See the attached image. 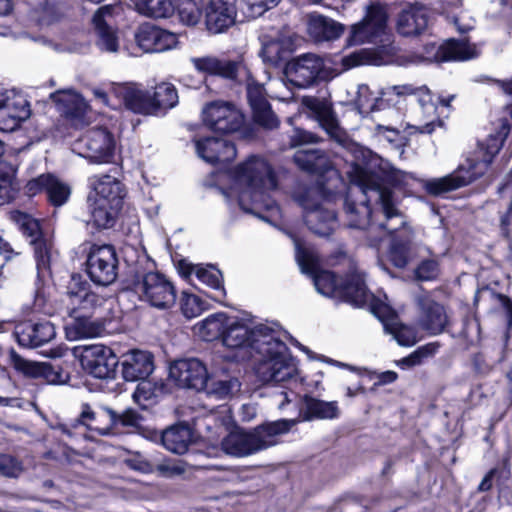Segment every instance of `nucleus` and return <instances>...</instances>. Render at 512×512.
Wrapping results in <instances>:
<instances>
[{"label":"nucleus","mask_w":512,"mask_h":512,"mask_svg":"<svg viewBox=\"0 0 512 512\" xmlns=\"http://www.w3.org/2000/svg\"><path fill=\"white\" fill-rule=\"evenodd\" d=\"M352 182L344 200V214L349 228L366 230L371 245H377L387 233L405 225V216L398 209L393 192L385 187L379 177L368 169L356 165Z\"/></svg>","instance_id":"obj_1"},{"label":"nucleus","mask_w":512,"mask_h":512,"mask_svg":"<svg viewBox=\"0 0 512 512\" xmlns=\"http://www.w3.org/2000/svg\"><path fill=\"white\" fill-rule=\"evenodd\" d=\"M229 175L231 186L228 190H222L228 203L235 200L243 211L257 215L261 209L279 210L269 196V192L277 187V179L264 158L251 156Z\"/></svg>","instance_id":"obj_2"},{"label":"nucleus","mask_w":512,"mask_h":512,"mask_svg":"<svg viewBox=\"0 0 512 512\" xmlns=\"http://www.w3.org/2000/svg\"><path fill=\"white\" fill-rule=\"evenodd\" d=\"M295 257L303 273L313 277L316 290L327 297L339 298L356 307L368 305L373 300V294L368 290L363 274L353 266L345 280L339 282L336 276L325 270H320L318 254L303 246L301 241L293 237Z\"/></svg>","instance_id":"obj_3"},{"label":"nucleus","mask_w":512,"mask_h":512,"mask_svg":"<svg viewBox=\"0 0 512 512\" xmlns=\"http://www.w3.org/2000/svg\"><path fill=\"white\" fill-rule=\"evenodd\" d=\"M387 15L380 6H370L363 19L350 27L347 37L349 45L379 43L377 48L354 51L341 59L343 71L359 65H385L395 52L391 35L387 32Z\"/></svg>","instance_id":"obj_4"},{"label":"nucleus","mask_w":512,"mask_h":512,"mask_svg":"<svg viewBox=\"0 0 512 512\" xmlns=\"http://www.w3.org/2000/svg\"><path fill=\"white\" fill-rule=\"evenodd\" d=\"M251 357L255 374L262 383H284L298 374L297 360L288 346L278 338L274 328L264 334L263 339L256 340L255 352Z\"/></svg>","instance_id":"obj_5"},{"label":"nucleus","mask_w":512,"mask_h":512,"mask_svg":"<svg viewBox=\"0 0 512 512\" xmlns=\"http://www.w3.org/2000/svg\"><path fill=\"white\" fill-rule=\"evenodd\" d=\"M502 140L490 137L485 143H479L476 150L461 164L457 171L447 176L432 179L425 183L429 194L440 195L470 184L482 176L502 146Z\"/></svg>","instance_id":"obj_6"},{"label":"nucleus","mask_w":512,"mask_h":512,"mask_svg":"<svg viewBox=\"0 0 512 512\" xmlns=\"http://www.w3.org/2000/svg\"><path fill=\"white\" fill-rule=\"evenodd\" d=\"M294 420H277L257 426L251 431L234 430L221 441V448L234 457H246L278 443L279 436L290 431Z\"/></svg>","instance_id":"obj_7"},{"label":"nucleus","mask_w":512,"mask_h":512,"mask_svg":"<svg viewBox=\"0 0 512 512\" xmlns=\"http://www.w3.org/2000/svg\"><path fill=\"white\" fill-rule=\"evenodd\" d=\"M114 150V137L103 127H95L85 131L72 145L73 152L93 164L112 162Z\"/></svg>","instance_id":"obj_8"},{"label":"nucleus","mask_w":512,"mask_h":512,"mask_svg":"<svg viewBox=\"0 0 512 512\" xmlns=\"http://www.w3.org/2000/svg\"><path fill=\"white\" fill-rule=\"evenodd\" d=\"M286 75L291 83L299 88H306L316 81H328L336 76L326 67L325 60L314 53L299 55L286 66Z\"/></svg>","instance_id":"obj_9"},{"label":"nucleus","mask_w":512,"mask_h":512,"mask_svg":"<svg viewBox=\"0 0 512 512\" xmlns=\"http://www.w3.org/2000/svg\"><path fill=\"white\" fill-rule=\"evenodd\" d=\"M140 298L158 309H169L176 302V290L172 282L159 272H148L135 283Z\"/></svg>","instance_id":"obj_10"},{"label":"nucleus","mask_w":512,"mask_h":512,"mask_svg":"<svg viewBox=\"0 0 512 512\" xmlns=\"http://www.w3.org/2000/svg\"><path fill=\"white\" fill-rule=\"evenodd\" d=\"M302 105L308 110V115L327 133L329 138L340 145H346L348 135L340 126L337 115L330 101L314 96L302 98Z\"/></svg>","instance_id":"obj_11"},{"label":"nucleus","mask_w":512,"mask_h":512,"mask_svg":"<svg viewBox=\"0 0 512 512\" xmlns=\"http://www.w3.org/2000/svg\"><path fill=\"white\" fill-rule=\"evenodd\" d=\"M273 327L266 324L251 326L243 319L229 318L222 343L231 349H245L250 356L255 352L256 340L270 333Z\"/></svg>","instance_id":"obj_12"},{"label":"nucleus","mask_w":512,"mask_h":512,"mask_svg":"<svg viewBox=\"0 0 512 512\" xmlns=\"http://www.w3.org/2000/svg\"><path fill=\"white\" fill-rule=\"evenodd\" d=\"M205 126L219 133H232L239 130L244 123L241 111L231 102L212 101L202 109Z\"/></svg>","instance_id":"obj_13"},{"label":"nucleus","mask_w":512,"mask_h":512,"mask_svg":"<svg viewBox=\"0 0 512 512\" xmlns=\"http://www.w3.org/2000/svg\"><path fill=\"white\" fill-rule=\"evenodd\" d=\"M87 274L97 285L107 286L117 277L118 260L110 245H93L87 258Z\"/></svg>","instance_id":"obj_14"},{"label":"nucleus","mask_w":512,"mask_h":512,"mask_svg":"<svg viewBox=\"0 0 512 512\" xmlns=\"http://www.w3.org/2000/svg\"><path fill=\"white\" fill-rule=\"evenodd\" d=\"M313 194V191H308L306 195L298 199L299 204L304 209V220L314 234L327 237L337 227L336 215L333 210L314 201Z\"/></svg>","instance_id":"obj_15"},{"label":"nucleus","mask_w":512,"mask_h":512,"mask_svg":"<svg viewBox=\"0 0 512 512\" xmlns=\"http://www.w3.org/2000/svg\"><path fill=\"white\" fill-rule=\"evenodd\" d=\"M480 54L479 47L466 39H449L442 45L434 43L425 46L423 60L428 62L466 61Z\"/></svg>","instance_id":"obj_16"},{"label":"nucleus","mask_w":512,"mask_h":512,"mask_svg":"<svg viewBox=\"0 0 512 512\" xmlns=\"http://www.w3.org/2000/svg\"><path fill=\"white\" fill-rule=\"evenodd\" d=\"M80 360L82 367L99 379L113 377L118 364L113 350L102 344L84 346Z\"/></svg>","instance_id":"obj_17"},{"label":"nucleus","mask_w":512,"mask_h":512,"mask_svg":"<svg viewBox=\"0 0 512 512\" xmlns=\"http://www.w3.org/2000/svg\"><path fill=\"white\" fill-rule=\"evenodd\" d=\"M31 115L24 95L13 90L0 93V130L12 132Z\"/></svg>","instance_id":"obj_18"},{"label":"nucleus","mask_w":512,"mask_h":512,"mask_svg":"<svg viewBox=\"0 0 512 512\" xmlns=\"http://www.w3.org/2000/svg\"><path fill=\"white\" fill-rule=\"evenodd\" d=\"M120 11L119 6L105 5L95 12L93 24L97 35L96 45L103 52L116 53L119 51V38L113 28L114 15Z\"/></svg>","instance_id":"obj_19"},{"label":"nucleus","mask_w":512,"mask_h":512,"mask_svg":"<svg viewBox=\"0 0 512 512\" xmlns=\"http://www.w3.org/2000/svg\"><path fill=\"white\" fill-rule=\"evenodd\" d=\"M368 305L372 313L383 323L385 332L391 334L399 345L412 346L418 341L416 330L399 323L393 310L387 304L373 296V300Z\"/></svg>","instance_id":"obj_20"},{"label":"nucleus","mask_w":512,"mask_h":512,"mask_svg":"<svg viewBox=\"0 0 512 512\" xmlns=\"http://www.w3.org/2000/svg\"><path fill=\"white\" fill-rule=\"evenodd\" d=\"M207 369L198 359H181L175 361L169 369V376L182 388L201 391L206 386Z\"/></svg>","instance_id":"obj_21"},{"label":"nucleus","mask_w":512,"mask_h":512,"mask_svg":"<svg viewBox=\"0 0 512 512\" xmlns=\"http://www.w3.org/2000/svg\"><path fill=\"white\" fill-rule=\"evenodd\" d=\"M135 41L146 53L164 52L177 45L176 34L150 23L140 25L135 33Z\"/></svg>","instance_id":"obj_22"},{"label":"nucleus","mask_w":512,"mask_h":512,"mask_svg":"<svg viewBox=\"0 0 512 512\" xmlns=\"http://www.w3.org/2000/svg\"><path fill=\"white\" fill-rule=\"evenodd\" d=\"M89 181L93 190V194L89 196L91 199L110 204L115 208L122 207L126 190L120 180L105 174L92 176Z\"/></svg>","instance_id":"obj_23"},{"label":"nucleus","mask_w":512,"mask_h":512,"mask_svg":"<svg viewBox=\"0 0 512 512\" xmlns=\"http://www.w3.org/2000/svg\"><path fill=\"white\" fill-rule=\"evenodd\" d=\"M398 226V229L391 234H395L389 248V260L397 268L406 267L415 257V249L412 246L413 231L407 225L399 226L397 222H392ZM389 233L386 232V235Z\"/></svg>","instance_id":"obj_24"},{"label":"nucleus","mask_w":512,"mask_h":512,"mask_svg":"<svg viewBox=\"0 0 512 512\" xmlns=\"http://www.w3.org/2000/svg\"><path fill=\"white\" fill-rule=\"evenodd\" d=\"M89 284L82 279L81 275H72L67 286V296L73 305L70 315L83 311L87 314L103 303V298L89 290Z\"/></svg>","instance_id":"obj_25"},{"label":"nucleus","mask_w":512,"mask_h":512,"mask_svg":"<svg viewBox=\"0 0 512 512\" xmlns=\"http://www.w3.org/2000/svg\"><path fill=\"white\" fill-rule=\"evenodd\" d=\"M247 98L253 112L254 121L265 129H274L279 121L266 99V89L258 83H248Z\"/></svg>","instance_id":"obj_26"},{"label":"nucleus","mask_w":512,"mask_h":512,"mask_svg":"<svg viewBox=\"0 0 512 512\" xmlns=\"http://www.w3.org/2000/svg\"><path fill=\"white\" fill-rule=\"evenodd\" d=\"M116 419V411L107 406L93 409L89 404L83 403L78 421L89 430L106 436L112 434Z\"/></svg>","instance_id":"obj_27"},{"label":"nucleus","mask_w":512,"mask_h":512,"mask_svg":"<svg viewBox=\"0 0 512 512\" xmlns=\"http://www.w3.org/2000/svg\"><path fill=\"white\" fill-rule=\"evenodd\" d=\"M197 154L204 161L216 164L233 160L236 148L233 143L218 137H206L195 141Z\"/></svg>","instance_id":"obj_28"},{"label":"nucleus","mask_w":512,"mask_h":512,"mask_svg":"<svg viewBox=\"0 0 512 512\" xmlns=\"http://www.w3.org/2000/svg\"><path fill=\"white\" fill-rule=\"evenodd\" d=\"M15 338L19 345L27 348L39 347L51 341L55 335L54 325L48 321L26 322L16 326Z\"/></svg>","instance_id":"obj_29"},{"label":"nucleus","mask_w":512,"mask_h":512,"mask_svg":"<svg viewBox=\"0 0 512 512\" xmlns=\"http://www.w3.org/2000/svg\"><path fill=\"white\" fill-rule=\"evenodd\" d=\"M306 32L314 42L333 41L344 32V26L319 13L306 16Z\"/></svg>","instance_id":"obj_30"},{"label":"nucleus","mask_w":512,"mask_h":512,"mask_svg":"<svg viewBox=\"0 0 512 512\" xmlns=\"http://www.w3.org/2000/svg\"><path fill=\"white\" fill-rule=\"evenodd\" d=\"M190 62L200 73L220 76L226 79H236L242 66L240 61L221 59L213 55L191 57Z\"/></svg>","instance_id":"obj_31"},{"label":"nucleus","mask_w":512,"mask_h":512,"mask_svg":"<svg viewBox=\"0 0 512 512\" xmlns=\"http://www.w3.org/2000/svg\"><path fill=\"white\" fill-rule=\"evenodd\" d=\"M121 366L126 381L145 380L153 372V356L147 351L133 350L124 356Z\"/></svg>","instance_id":"obj_32"},{"label":"nucleus","mask_w":512,"mask_h":512,"mask_svg":"<svg viewBox=\"0 0 512 512\" xmlns=\"http://www.w3.org/2000/svg\"><path fill=\"white\" fill-rule=\"evenodd\" d=\"M427 24V9L420 4H409L398 15L397 31L403 36H416L427 28Z\"/></svg>","instance_id":"obj_33"},{"label":"nucleus","mask_w":512,"mask_h":512,"mask_svg":"<svg viewBox=\"0 0 512 512\" xmlns=\"http://www.w3.org/2000/svg\"><path fill=\"white\" fill-rule=\"evenodd\" d=\"M15 367L27 376L43 378L49 384H64L69 378L61 367L49 363H37L17 358Z\"/></svg>","instance_id":"obj_34"},{"label":"nucleus","mask_w":512,"mask_h":512,"mask_svg":"<svg viewBox=\"0 0 512 512\" xmlns=\"http://www.w3.org/2000/svg\"><path fill=\"white\" fill-rule=\"evenodd\" d=\"M418 304L422 309L420 320L422 328L432 335L442 333L448 324V316L444 307L428 297L418 298Z\"/></svg>","instance_id":"obj_35"},{"label":"nucleus","mask_w":512,"mask_h":512,"mask_svg":"<svg viewBox=\"0 0 512 512\" xmlns=\"http://www.w3.org/2000/svg\"><path fill=\"white\" fill-rule=\"evenodd\" d=\"M116 93L129 110L140 114H154V104L149 91L136 86L124 85L117 88Z\"/></svg>","instance_id":"obj_36"},{"label":"nucleus","mask_w":512,"mask_h":512,"mask_svg":"<svg viewBox=\"0 0 512 512\" xmlns=\"http://www.w3.org/2000/svg\"><path fill=\"white\" fill-rule=\"evenodd\" d=\"M421 91L417 98L419 104L417 117L423 124L417 126L416 129L420 133L430 134L434 131L436 126H441L443 122L437 115V106L432 101L431 92L428 87L422 86Z\"/></svg>","instance_id":"obj_37"},{"label":"nucleus","mask_w":512,"mask_h":512,"mask_svg":"<svg viewBox=\"0 0 512 512\" xmlns=\"http://www.w3.org/2000/svg\"><path fill=\"white\" fill-rule=\"evenodd\" d=\"M293 159L301 170L309 173H324L331 168L327 154L318 149H300Z\"/></svg>","instance_id":"obj_38"},{"label":"nucleus","mask_w":512,"mask_h":512,"mask_svg":"<svg viewBox=\"0 0 512 512\" xmlns=\"http://www.w3.org/2000/svg\"><path fill=\"white\" fill-rule=\"evenodd\" d=\"M185 270L183 273L186 276L195 275V277L204 285L212 288L216 292V298L225 296V289L223 286V277L221 272L212 265H183Z\"/></svg>","instance_id":"obj_39"},{"label":"nucleus","mask_w":512,"mask_h":512,"mask_svg":"<svg viewBox=\"0 0 512 512\" xmlns=\"http://www.w3.org/2000/svg\"><path fill=\"white\" fill-rule=\"evenodd\" d=\"M163 446L175 453L184 454L192 443V431L186 424H177L167 428L162 433Z\"/></svg>","instance_id":"obj_40"},{"label":"nucleus","mask_w":512,"mask_h":512,"mask_svg":"<svg viewBox=\"0 0 512 512\" xmlns=\"http://www.w3.org/2000/svg\"><path fill=\"white\" fill-rule=\"evenodd\" d=\"M339 415L336 401H323L314 397L304 398V419H334Z\"/></svg>","instance_id":"obj_41"},{"label":"nucleus","mask_w":512,"mask_h":512,"mask_svg":"<svg viewBox=\"0 0 512 512\" xmlns=\"http://www.w3.org/2000/svg\"><path fill=\"white\" fill-rule=\"evenodd\" d=\"M50 97L67 116H78L84 112L85 103L74 90L57 91L52 93Z\"/></svg>","instance_id":"obj_42"},{"label":"nucleus","mask_w":512,"mask_h":512,"mask_svg":"<svg viewBox=\"0 0 512 512\" xmlns=\"http://www.w3.org/2000/svg\"><path fill=\"white\" fill-rule=\"evenodd\" d=\"M228 320L223 313L211 315L197 325V334L205 341L222 340Z\"/></svg>","instance_id":"obj_43"},{"label":"nucleus","mask_w":512,"mask_h":512,"mask_svg":"<svg viewBox=\"0 0 512 512\" xmlns=\"http://www.w3.org/2000/svg\"><path fill=\"white\" fill-rule=\"evenodd\" d=\"M235 18L236 10L207 6L206 26L213 34H218L228 29L234 24Z\"/></svg>","instance_id":"obj_44"},{"label":"nucleus","mask_w":512,"mask_h":512,"mask_svg":"<svg viewBox=\"0 0 512 512\" xmlns=\"http://www.w3.org/2000/svg\"><path fill=\"white\" fill-rule=\"evenodd\" d=\"M90 204V214L93 224L97 228L107 229L111 228L116 221V216L121 208L112 207L107 203L100 204V201L88 198Z\"/></svg>","instance_id":"obj_45"},{"label":"nucleus","mask_w":512,"mask_h":512,"mask_svg":"<svg viewBox=\"0 0 512 512\" xmlns=\"http://www.w3.org/2000/svg\"><path fill=\"white\" fill-rule=\"evenodd\" d=\"M152 95V103L154 104V113L159 109H170L178 103V93L175 86L171 83L162 82L158 84Z\"/></svg>","instance_id":"obj_46"},{"label":"nucleus","mask_w":512,"mask_h":512,"mask_svg":"<svg viewBox=\"0 0 512 512\" xmlns=\"http://www.w3.org/2000/svg\"><path fill=\"white\" fill-rule=\"evenodd\" d=\"M204 0H179L177 12L180 21L187 26L197 25L203 15Z\"/></svg>","instance_id":"obj_47"},{"label":"nucleus","mask_w":512,"mask_h":512,"mask_svg":"<svg viewBox=\"0 0 512 512\" xmlns=\"http://www.w3.org/2000/svg\"><path fill=\"white\" fill-rule=\"evenodd\" d=\"M136 8L140 14L152 18H167L174 11L171 0H138Z\"/></svg>","instance_id":"obj_48"},{"label":"nucleus","mask_w":512,"mask_h":512,"mask_svg":"<svg viewBox=\"0 0 512 512\" xmlns=\"http://www.w3.org/2000/svg\"><path fill=\"white\" fill-rule=\"evenodd\" d=\"M72 316L74 317L72 328L76 338H93L102 333L103 326L99 322L91 320L87 314H73Z\"/></svg>","instance_id":"obj_49"},{"label":"nucleus","mask_w":512,"mask_h":512,"mask_svg":"<svg viewBox=\"0 0 512 512\" xmlns=\"http://www.w3.org/2000/svg\"><path fill=\"white\" fill-rule=\"evenodd\" d=\"M288 54L289 52L283 41L279 39L264 42L260 52L263 61L272 66H277L282 60L287 58Z\"/></svg>","instance_id":"obj_50"},{"label":"nucleus","mask_w":512,"mask_h":512,"mask_svg":"<svg viewBox=\"0 0 512 512\" xmlns=\"http://www.w3.org/2000/svg\"><path fill=\"white\" fill-rule=\"evenodd\" d=\"M382 99L378 98L366 84L358 85L357 96L354 99L356 108L360 114H368L379 109L378 105Z\"/></svg>","instance_id":"obj_51"},{"label":"nucleus","mask_w":512,"mask_h":512,"mask_svg":"<svg viewBox=\"0 0 512 512\" xmlns=\"http://www.w3.org/2000/svg\"><path fill=\"white\" fill-rule=\"evenodd\" d=\"M239 383L234 378L229 379H214L209 378L207 375L206 386L202 389L209 395H214L216 398L223 399L232 394L235 389H238Z\"/></svg>","instance_id":"obj_52"},{"label":"nucleus","mask_w":512,"mask_h":512,"mask_svg":"<svg viewBox=\"0 0 512 512\" xmlns=\"http://www.w3.org/2000/svg\"><path fill=\"white\" fill-rule=\"evenodd\" d=\"M15 173L16 169L12 166L8 171L0 170V205L13 200L18 192Z\"/></svg>","instance_id":"obj_53"},{"label":"nucleus","mask_w":512,"mask_h":512,"mask_svg":"<svg viewBox=\"0 0 512 512\" xmlns=\"http://www.w3.org/2000/svg\"><path fill=\"white\" fill-rule=\"evenodd\" d=\"M70 193L71 191L67 184L52 176L46 194L48 201L53 206L59 207L64 205L68 201Z\"/></svg>","instance_id":"obj_54"},{"label":"nucleus","mask_w":512,"mask_h":512,"mask_svg":"<svg viewBox=\"0 0 512 512\" xmlns=\"http://www.w3.org/2000/svg\"><path fill=\"white\" fill-rule=\"evenodd\" d=\"M440 274L439 259L436 256L422 259L415 269V277L420 281H431Z\"/></svg>","instance_id":"obj_55"},{"label":"nucleus","mask_w":512,"mask_h":512,"mask_svg":"<svg viewBox=\"0 0 512 512\" xmlns=\"http://www.w3.org/2000/svg\"><path fill=\"white\" fill-rule=\"evenodd\" d=\"M31 244L34 246L38 273L43 274L45 271H48L50 267V250L48 244L42 238L32 239Z\"/></svg>","instance_id":"obj_56"},{"label":"nucleus","mask_w":512,"mask_h":512,"mask_svg":"<svg viewBox=\"0 0 512 512\" xmlns=\"http://www.w3.org/2000/svg\"><path fill=\"white\" fill-rule=\"evenodd\" d=\"M23 471V463L18 458L0 453V475L7 478H18Z\"/></svg>","instance_id":"obj_57"},{"label":"nucleus","mask_w":512,"mask_h":512,"mask_svg":"<svg viewBox=\"0 0 512 512\" xmlns=\"http://www.w3.org/2000/svg\"><path fill=\"white\" fill-rule=\"evenodd\" d=\"M498 193L503 198H510L508 209L500 218L501 227L506 230L512 221V171L505 177L504 183L498 188Z\"/></svg>","instance_id":"obj_58"},{"label":"nucleus","mask_w":512,"mask_h":512,"mask_svg":"<svg viewBox=\"0 0 512 512\" xmlns=\"http://www.w3.org/2000/svg\"><path fill=\"white\" fill-rule=\"evenodd\" d=\"M182 313L187 318H194L198 316L202 311V305L200 299L194 295L186 292L182 293L181 300Z\"/></svg>","instance_id":"obj_59"},{"label":"nucleus","mask_w":512,"mask_h":512,"mask_svg":"<svg viewBox=\"0 0 512 512\" xmlns=\"http://www.w3.org/2000/svg\"><path fill=\"white\" fill-rule=\"evenodd\" d=\"M52 176L51 174H42L29 180L24 187L25 194L29 197H33L43 191L47 192Z\"/></svg>","instance_id":"obj_60"},{"label":"nucleus","mask_w":512,"mask_h":512,"mask_svg":"<svg viewBox=\"0 0 512 512\" xmlns=\"http://www.w3.org/2000/svg\"><path fill=\"white\" fill-rule=\"evenodd\" d=\"M422 86L420 87H414L411 84H402V85H394L386 87L382 90L381 96L386 97L390 100L392 95L398 96V97H405L409 95H415L417 98L419 96V93L422 92Z\"/></svg>","instance_id":"obj_61"},{"label":"nucleus","mask_w":512,"mask_h":512,"mask_svg":"<svg viewBox=\"0 0 512 512\" xmlns=\"http://www.w3.org/2000/svg\"><path fill=\"white\" fill-rule=\"evenodd\" d=\"M375 133L378 137H383L396 148L404 145L405 138L401 135L400 131L390 126L378 124L375 127Z\"/></svg>","instance_id":"obj_62"},{"label":"nucleus","mask_w":512,"mask_h":512,"mask_svg":"<svg viewBox=\"0 0 512 512\" xmlns=\"http://www.w3.org/2000/svg\"><path fill=\"white\" fill-rule=\"evenodd\" d=\"M319 141L320 137L315 133L299 128L295 129L290 137V145L292 147L310 143H318Z\"/></svg>","instance_id":"obj_63"},{"label":"nucleus","mask_w":512,"mask_h":512,"mask_svg":"<svg viewBox=\"0 0 512 512\" xmlns=\"http://www.w3.org/2000/svg\"><path fill=\"white\" fill-rule=\"evenodd\" d=\"M281 0H245L252 16H261L267 10L276 7Z\"/></svg>","instance_id":"obj_64"}]
</instances>
